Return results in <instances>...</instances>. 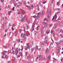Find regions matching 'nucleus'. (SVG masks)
<instances>
[{
  "label": "nucleus",
  "instance_id": "obj_1",
  "mask_svg": "<svg viewBox=\"0 0 63 63\" xmlns=\"http://www.w3.org/2000/svg\"><path fill=\"white\" fill-rule=\"evenodd\" d=\"M38 58L40 60H42L43 59V58L42 55H38V57H37L36 59H38Z\"/></svg>",
  "mask_w": 63,
  "mask_h": 63
},
{
  "label": "nucleus",
  "instance_id": "obj_2",
  "mask_svg": "<svg viewBox=\"0 0 63 63\" xmlns=\"http://www.w3.org/2000/svg\"><path fill=\"white\" fill-rule=\"evenodd\" d=\"M47 14H49L48 15V18H49L50 16H49V15H51V10L50 9L48 10V11L47 12Z\"/></svg>",
  "mask_w": 63,
  "mask_h": 63
},
{
  "label": "nucleus",
  "instance_id": "obj_3",
  "mask_svg": "<svg viewBox=\"0 0 63 63\" xmlns=\"http://www.w3.org/2000/svg\"><path fill=\"white\" fill-rule=\"evenodd\" d=\"M26 15H25L23 17L22 19L21 20V22H25V20H24V19L26 18Z\"/></svg>",
  "mask_w": 63,
  "mask_h": 63
},
{
  "label": "nucleus",
  "instance_id": "obj_4",
  "mask_svg": "<svg viewBox=\"0 0 63 63\" xmlns=\"http://www.w3.org/2000/svg\"><path fill=\"white\" fill-rule=\"evenodd\" d=\"M57 14H56L55 15V16L53 17V18L52 19V20L53 21H55L57 18Z\"/></svg>",
  "mask_w": 63,
  "mask_h": 63
},
{
  "label": "nucleus",
  "instance_id": "obj_5",
  "mask_svg": "<svg viewBox=\"0 0 63 63\" xmlns=\"http://www.w3.org/2000/svg\"><path fill=\"white\" fill-rule=\"evenodd\" d=\"M33 25L32 26V29H31V32H32L34 30V26L35 25V23H33Z\"/></svg>",
  "mask_w": 63,
  "mask_h": 63
},
{
  "label": "nucleus",
  "instance_id": "obj_6",
  "mask_svg": "<svg viewBox=\"0 0 63 63\" xmlns=\"http://www.w3.org/2000/svg\"><path fill=\"white\" fill-rule=\"evenodd\" d=\"M42 4H39L38 5H37V6L38 8V10H39L40 9H39V7L40 8V7H42Z\"/></svg>",
  "mask_w": 63,
  "mask_h": 63
},
{
  "label": "nucleus",
  "instance_id": "obj_7",
  "mask_svg": "<svg viewBox=\"0 0 63 63\" xmlns=\"http://www.w3.org/2000/svg\"><path fill=\"white\" fill-rule=\"evenodd\" d=\"M30 46H29L26 47L25 49V50H27V49H30Z\"/></svg>",
  "mask_w": 63,
  "mask_h": 63
},
{
  "label": "nucleus",
  "instance_id": "obj_8",
  "mask_svg": "<svg viewBox=\"0 0 63 63\" xmlns=\"http://www.w3.org/2000/svg\"><path fill=\"white\" fill-rule=\"evenodd\" d=\"M51 59V57H50V56H49L48 57V60H50Z\"/></svg>",
  "mask_w": 63,
  "mask_h": 63
},
{
  "label": "nucleus",
  "instance_id": "obj_9",
  "mask_svg": "<svg viewBox=\"0 0 63 63\" xmlns=\"http://www.w3.org/2000/svg\"><path fill=\"white\" fill-rule=\"evenodd\" d=\"M15 52L16 53V55H17V53H18V50H15Z\"/></svg>",
  "mask_w": 63,
  "mask_h": 63
},
{
  "label": "nucleus",
  "instance_id": "obj_10",
  "mask_svg": "<svg viewBox=\"0 0 63 63\" xmlns=\"http://www.w3.org/2000/svg\"><path fill=\"white\" fill-rule=\"evenodd\" d=\"M5 23L4 22L3 23V27L2 28V29H4V26H5Z\"/></svg>",
  "mask_w": 63,
  "mask_h": 63
},
{
  "label": "nucleus",
  "instance_id": "obj_11",
  "mask_svg": "<svg viewBox=\"0 0 63 63\" xmlns=\"http://www.w3.org/2000/svg\"><path fill=\"white\" fill-rule=\"evenodd\" d=\"M18 34V32H15L14 34V35L15 36H16Z\"/></svg>",
  "mask_w": 63,
  "mask_h": 63
},
{
  "label": "nucleus",
  "instance_id": "obj_12",
  "mask_svg": "<svg viewBox=\"0 0 63 63\" xmlns=\"http://www.w3.org/2000/svg\"><path fill=\"white\" fill-rule=\"evenodd\" d=\"M63 40H60L59 42V44H61V43H63Z\"/></svg>",
  "mask_w": 63,
  "mask_h": 63
},
{
  "label": "nucleus",
  "instance_id": "obj_13",
  "mask_svg": "<svg viewBox=\"0 0 63 63\" xmlns=\"http://www.w3.org/2000/svg\"><path fill=\"white\" fill-rule=\"evenodd\" d=\"M35 49V50H38V47L37 45L36 46Z\"/></svg>",
  "mask_w": 63,
  "mask_h": 63
},
{
  "label": "nucleus",
  "instance_id": "obj_14",
  "mask_svg": "<svg viewBox=\"0 0 63 63\" xmlns=\"http://www.w3.org/2000/svg\"><path fill=\"white\" fill-rule=\"evenodd\" d=\"M46 53H48V49H47L46 51Z\"/></svg>",
  "mask_w": 63,
  "mask_h": 63
},
{
  "label": "nucleus",
  "instance_id": "obj_15",
  "mask_svg": "<svg viewBox=\"0 0 63 63\" xmlns=\"http://www.w3.org/2000/svg\"><path fill=\"white\" fill-rule=\"evenodd\" d=\"M50 32V31L49 30H48L47 31V34H48Z\"/></svg>",
  "mask_w": 63,
  "mask_h": 63
},
{
  "label": "nucleus",
  "instance_id": "obj_16",
  "mask_svg": "<svg viewBox=\"0 0 63 63\" xmlns=\"http://www.w3.org/2000/svg\"><path fill=\"white\" fill-rule=\"evenodd\" d=\"M31 57V56L30 55H29V56L28 57V59H30V58Z\"/></svg>",
  "mask_w": 63,
  "mask_h": 63
},
{
  "label": "nucleus",
  "instance_id": "obj_17",
  "mask_svg": "<svg viewBox=\"0 0 63 63\" xmlns=\"http://www.w3.org/2000/svg\"><path fill=\"white\" fill-rule=\"evenodd\" d=\"M56 27V25H54L53 26V29H55V28Z\"/></svg>",
  "mask_w": 63,
  "mask_h": 63
},
{
  "label": "nucleus",
  "instance_id": "obj_18",
  "mask_svg": "<svg viewBox=\"0 0 63 63\" xmlns=\"http://www.w3.org/2000/svg\"><path fill=\"white\" fill-rule=\"evenodd\" d=\"M11 13H12V11H10L8 12V14L10 16L11 15Z\"/></svg>",
  "mask_w": 63,
  "mask_h": 63
},
{
  "label": "nucleus",
  "instance_id": "obj_19",
  "mask_svg": "<svg viewBox=\"0 0 63 63\" xmlns=\"http://www.w3.org/2000/svg\"><path fill=\"white\" fill-rule=\"evenodd\" d=\"M38 15H39L40 16H41V13H39L37 14Z\"/></svg>",
  "mask_w": 63,
  "mask_h": 63
},
{
  "label": "nucleus",
  "instance_id": "obj_20",
  "mask_svg": "<svg viewBox=\"0 0 63 63\" xmlns=\"http://www.w3.org/2000/svg\"><path fill=\"white\" fill-rule=\"evenodd\" d=\"M34 33L35 35H37V34H37V33H38V32L37 31H35L34 32Z\"/></svg>",
  "mask_w": 63,
  "mask_h": 63
},
{
  "label": "nucleus",
  "instance_id": "obj_21",
  "mask_svg": "<svg viewBox=\"0 0 63 63\" xmlns=\"http://www.w3.org/2000/svg\"><path fill=\"white\" fill-rule=\"evenodd\" d=\"M43 24L45 25H47V23L45 22H43Z\"/></svg>",
  "mask_w": 63,
  "mask_h": 63
},
{
  "label": "nucleus",
  "instance_id": "obj_22",
  "mask_svg": "<svg viewBox=\"0 0 63 63\" xmlns=\"http://www.w3.org/2000/svg\"><path fill=\"white\" fill-rule=\"evenodd\" d=\"M44 14H45V12H44V11H43L42 13V16H44Z\"/></svg>",
  "mask_w": 63,
  "mask_h": 63
},
{
  "label": "nucleus",
  "instance_id": "obj_23",
  "mask_svg": "<svg viewBox=\"0 0 63 63\" xmlns=\"http://www.w3.org/2000/svg\"><path fill=\"white\" fill-rule=\"evenodd\" d=\"M20 54L21 56H22V52H20Z\"/></svg>",
  "mask_w": 63,
  "mask_h": 63
},
{
  "label": "nucleus",
  "instance_id": "obj_24",
  "mask_svg": "<svg viewBox=\"0 0 63 63\" xmlns=\"http://www.w3.org/2000/svg\"><path fill=\"white\" fill-rule=\"evenodd\" d=\"M44 43H45V44H47V40H46L44 42Z\"/></svg>",
  "mask_w": 63,
  "mask_h": 63
},
{
  "label": "nucleus",
  "instance_id": "obj_25",
  "mask_svg": "<svg viewBox=\"0 0 63 63\" xmlns=\"http://www.w3.org/2000/svg\"><path fill=\"white\" fill-rule=\"evenodd\" d=\"M52 25H53L52 24H50L49 25V27H51L52 26Z\"/></svg>",
  "mask_w": 63,
  "mask_h": 63
},
{
  "label": "nucleus",
  "instance_id": "obj_26",
  "mask_svg": "<svg viewBox=\"0 0 63 63\" xmlns=\"http://www.w3.org/2000/svg\"><path fill=\"white\" fill-rule=\"evenodd\" d=\"M57 55H58V56H59V55H60V54L59 53V52H57Z\"/></svg>",
  "mask_w": 63,
  "mask_h": 63
},
{
  "label": "nucleus",
  "instance_id": "obj_27",
  "mask_svg": "<svg viewBox=\"0 0 63 63\" xmlns=\"http://www.w3.org/2000/svg\"><path fill=\"white\" fill-rule=\"evenodd\" d=\"M44 20H46V21H48V19L47 18H45L44 19Z\"/></svg>",
  "mask_w": 63,
  "mask_h": 63
},
{
  "label": "nucleus",
  "instance_id": "obj_28",
  "mask_svg": "<svg viewBox=\"0 0 63 63\" xmlns=\"http://www.w3.org/2000/svg\"><path fill=\"white\" fill-rule=\"evenodd\" d=\"M46 3V1H44L43 2V4H44Z\"/></svg>",
  "mask_w": 63,
  "mask_h": 63
},
{
  "label": "nucleus",
  "instance_id": "obj_29",
  "mask_svg": "<svg viewBox=\"0 0 63 63\" xmlns=\"http://www.w3.org/2000/svg\"><path fill=\"white\" fill-rule=\"evenodd\" d=\"M17 41L18 43H20V39H19L17 40Z\"/></svg>",
  "mask_w": 63,
  "mask_h": 63
},
{
  "label": "nucleus",
  "instance_id": "obj_30",
  "mask_svg": "<svg viewBox=\"0 0 63 63\" xmlns=\"http://www.w3.org/2000/svg\"><path fill=\"white\" fill-rule=\"evenodd\" d=\"M23 2L24 4H25V3H26V2H25V1L24 0H23Z\"/></svg>",
  "mask_w": 63,
  "mask_h": 63
},
{
  "label": "nucleus",
  "instance_id": "obj_31",
  "mask_svg": "<svg viewBox=\"0 0 63 63\" xmlns=\"http://www.w3.org/2000/svg\"><path fill=\"white\" fill-rule=\"evenodd\" d=\"M40 16L39 15H38L37 16H36V17L37 18H39V17H40Z\"/></svg>",
  "mask_w": 63,
  "mask_h": 63
},
{
  "label": "nucleus",
  "instance_id": "obj_32",
  "mask_svg": "<svg viewBox=\"0 0 63 63\" xmlns=\"http://www.w3.org/2000/svg\"><path fill=\"white\" fill-rule=\"evenodd\" d=\"M48 38V37H47V36H46V37H45V40H46V39H47Z\"/></svg>",
  "mask_w": 63,
  "mask_h": 63
},
{
  "label": "nucleus",
  "instance_id": "obj_33",
  "mask_svg": "<svg viewBox=\"0 0 63 63\" xmlns=\"http://www.w3.org/2000/svg\"><path fill=\"white\" fill-rule=\"evenodd\" d=\"M43 43H41V47H43Z\"/></svg>",
  "mask_w": 63,
  "mask_h": 63
},
{
  "label": "nucleus",
  "instance_id": "obj_34",
  "mask_svg": "<svg viewBox=\"0 0 63 63\" xmlns=\"http://www.w3.org/2000/svg\"><path fill=\"white\" fill-rule=\"evenodd\" d=\"M5 49H6V46H3V47Z\"/></svg>",
  "mask_w": 63,
  "mask_h": 63
},
{
  "label": "nucleus",
  "instance_id": "obj_35",
  "mask_svg": "<svg viewBox=\"0 0 63 63\" xmlns=\"http://www.w3.org/2000/svg\"><path fill=\"white\" fill-rule=\"evenodd\" d=\"M27 29H29V26H27Z\"/></svg>",
  "mask_w": 63,
  "mask_h": 63
},
{
  "label": "nucleus",
  "instance_id": "obj_36",
  "mask_svg": "<svg viewBox=\"0 0 63 63\" xmlns=\"http://www.w3.org/2000/svg\"><path fill=\"white\" fill-rule=\"evenodd\" d=\"M34 49H35V47H34L32 48V50L33 51H34Z\"/></svg>",
  "mask_w": 63,
  "mask_h": 63
},
{
  "label": "nucleus",
  "instance_id": "obj_37",
  "mask_svg": "<svg viewBox=\"0 0 63 63\" xmlns=\"http://www.w3.org/2000/svg\"><path fill=\"white\" fill-rule=\"evenodd\" d=\"M55 44H56L57 46L59 45V43H58V42H56Z\"/></svg>",
  "mask_w": 63,
  "mask_h": 63
},
{
  "label": "nucleus",
  "instance_id": "obj_38",
  "mask_svg": "<svg viewBox=\"0 0 63 63\" xmlns=\"http://www.w3.org/2000/svg\"><path fill=\"white\" fill-rule=\"evenodd\" d=\"M56 11H60V9H59V8H57L56 9Z\"/></svg>",
  "mask_w": 63,
  "mask_h": 63
},
{
  "label": "nucleus",
  "instance_id": "obj_39",
  "mask_svg": "<svg viewBox=\"0 0 63 63\" xmlns=\"http://www.w3.org/2000/svg\"><path fill=\"white\" fill-rule=\"evenodd\" d=\"M19 4L20 5H22V3L21 2H19Z\"/></svg>",
  "mask_w": 63,
  "mask_h": 63
},
{
  "label": "nucleus",
  "instance_id": "obj_40",
  "mask_svg": "<svg viewBox=\"0 0 63 63\" xmlns=\"http://www.w3.org/2000/svg\"><path fill=\"white\" fill-rule=\"evenodd\" d=\"M59 4H60V3H59V2H57V5H58V6H59Z\"/></svg>",
  "mask_w": 63,
  "mask_h": 63
},
{
  "label": "nucleus",
  "instance_id": "obj_41",
  "mask_svg": "<svg viewBox=\"0 0 63 63\" xmlns=\"http://www.w3.org/2000/svg\"><path fill=\"white\" fill-rule=\"evenodd\" d=\"M8 52L9 53H11V50H9L8 51Z\"/></svg>",
  "mask_w": 63,
  "mask_h": 63
},
{
  "label": "nucleus",
  "instance_id": "obj_42",
  "mask_svg": "<svg viewBox=\"0 0 63 63\" xmlns=\"http://www.w3.org/2000/svg\"><path fill=\"white\" fill-rule=\"evenodd\" d=\"M5 57H6L7 59H8V56L6 55Z\"/></svg>",
  "mask_w": 63,
  "mask_h": 63
},
{
  "label": "nucleus",
  "instance_id": "obj_43",
  "mask_svg": "<svg viewBox=\"0 0 63 63\" xmlns=\"http://www.w3.org/2000/svg\"><path fill=\"white\" fill-rule=\"evenodd\" d=\"M44 60H47V59L46 58L44 57Z\"/></svg>",
  "mask_w": 63,
  "mask_h": 63
},
{
  "label": "nucleus",
  "instance_id": "obj_44",
  "mask_svg": "<svg viewBox=\"0 0 63 63\" xmlns=\"http://www.w3.org/2000/svg\"><path fill=\"white\" fill-rule=\"evenodd\" d=\"M59 20H61V17H59Z\"/></svg>",
  "mask_w": 63,
  "mask_h": 63
},
{
  "label": "nucleus",
  "instance_id": "obj_45",
  "mask_svg": "<svg viewBox=\"0 0 63 63\" xmlns=\"http://www.w3.org/2000/svg\"><path fill=\"white\" fill-rule=\"evenodd\" d=\"M8 29H6L5 30V32H7L8 31Z\"/></svg>",
  "mask_w": 63,
  "mask_h": 63
},
{
  "label": "nucleus",
  "instance_id": "obj_46",
  "mask_svg": "<svg viewBox=\"0 0 63 63\" xmlns=\"http://www.w3.org/2000/svg\"><path fill=\"white\" fill-rule=\"evenodd\" d=\"M25 37V33H23V37Z\"/></svg>",
  "mask_w": 63,
  "mask_h": 63
},
{
  "label": "nucleus",
  "instance_id": "obj_47",
  "mask_svg": "<svg viewBox=\"0 0 63 63\" xmlns=\"http://www.w3.org/2000/svg\"><path fill=\"white\" fill-rule=\"evenodd\" d=\"M30 23V20H29L28 21V24H29V23Z\"/></svg>",
  "mask_w": 63,
  "mask_h": 63
},
{
  "label": "nucleus",
  "instance_id": "obj_48",
  "mask_svg": "<svg viewBox=\"0 0 63 63\" xmlns=\"http://www.w3.org/2000/svg\"><path fill=\"white\" fill-rule=\"evenodd\" d=\"M19 32H21V29H20L19 30Z\"/></svg>",
  "mask_w": 63,
  "mask_h": 63
},
{
  "label": "nucleus",
  "instance_id": "obj_49",
  "mask_svg": "<svg viewBox=\"0 0 63 63\" xmlns=\"http://www.w3.org/2000/svg\"><path fill=\"white\" fill-rule=\"evenodd\" d=\"M14 9H15V7H14L13 8V9H12V11H14Z\"/></svg>",
  "mask_w": 63,
  "mask_h": 63
},
{
  "label": "nucleus",
  "instance_id": "obj_50",
  "mask_svg": "<svg viewBox=\"0 0 63 63\" xmlns=\"http://www.w3.org/2000/svg\"><path fill=\"white\" fill-rule=\"evenodd\" d=\"M60 31L61 32H62V33H63V30H61Z\"/></svg>",
  "mask_w": 63,
  "mask_h": 63
},
{
  "label": "nucleus",
  "instance_id": "obj_51",
  "mask_svg": "<svg viewBox=\"0 0 63 63\" xmlns=\"http://www.w3.org/2000/svg\"><path fill=\"white\" fill-rule=\"evenodd\" d=\"M58 52H60V49H58Z\"/></svg>",
  "mask_w": 63,
  "mask_h": 63
},
{
  "label": "nucleus",
  "instance_id": "obj_52",
  "mask_svg": "<svg viewBox=\"0 0 63 63\" xmlns=\"http://www.w3.org/2000/svg\"><path fill=\"white\" fill-rule=\"evenodd\" d=\"M12 30H15V29L13 28V27H12Z\"/></svg>",
  "mask_w": 63,
  "mask_h": 63
},
{
  "label": "nucleus",
  "instance_id": "obj_53",
  "mask_svg": "<svg viewBox=\"0 0 63 63\" xmlns=\"http://www.w3.org/2000/svg\"><path fill=\"white\" fill-rule=\"evenodd\" d=\"M50 46H52L53 45V43H51L50 44Z\"/></svg>",
  "mask_w": 63,
  "mask_h": 63
},
{
  "label": "nucleus",
  "instance_id": "obj_54",
  "mask_svg": "<svg viewBox=\"0 0 63 63\" xmlns=\"http://www.w3.org/2000/svg\"><path fill=\"white\" fill-rule=\"evenodd\" d=\"M4 0H1V1L2 2H4Z\"/></svg>",
  "mask_w": 63,
  "mask_h": 63
},
{
  "label": "nucleus",
  "instance_id": "obj_55",
  "mask_svg": "<svg viewBox=\"0 0 63 63\" xmlns=\"http://www.w3.org/2000/svg\"><path fill=\"white\" fill-rule=\"evenodd\" d=\"M17 13H18V12H19V10H17Z\"/></svg>",
  "mask_w": 63,
  "mask_h": 63
},
{
  "label": "nucleus",
  "instance_id": "obj_56",
  "mask_svg": "<svg viewBox=\"0 0 63 63\" xmlns=\"http://www.w3.org/2000/svg\"><path fill=\"white\" fill-rule=\"evenodd\" d=\"M21 10H22V11H23V12H24L25 13V12L24 11V10H23V9H21Z\"/></svg>",
  "mask_w": 63,
  "mask_h": 63
},
{
  "label": "nucleus",
  "instance_id": "obj_57",
  "mask_svg": "<svg viewBox=\"0 0 63 63\" xmlns=\"http://www.w3.org/2000/svg\"><path fill=\"white\" fill-rule=\"evenodd\" d=\"M2 53L3 55H4V52H2Z\"/></svg>",
  "mask_w": 63,
  "mask_h": 63
},
{
  "label": "nucleus",
  "instance_id": "obj_58",
  "mask_svg": "<svg viewBox=\"0 0 63 63\" xmlns=\"http://www.w3.org/2000/svg\"><path fill=\"white\" fill-rule=\"evenodd\" d=\"M33 17H34V18H36V16H33Z\"/></svg>",
  "mask_w": 63,
  "mask_h": 63
},
{
  "label": "nucleus",
  "instance_id": "obj_59",
  "mask_svg": "<svg viewBox=\"0 0 63 63\" xmlns=\"http://www.w3.org/2000/svg\"><path fill=\"white\" fill-rule=\"evenodd\" d=\"M14 48L13 47H12V50H13V51L14 50Z\"/></svg>",
  "mask_w": 63,
  "mask_h": 63
},
{
  "label": "nucleus",
  "instance_id": "obj_60",
  "mask_svg": "<svg viewBox=\"0 0 63 63\" xmlns=\"http://www.w3.org/2000/svg\"><path fill=\"white\" fill-rule=\"evenodd\" d=\"M11 61H8V63H11Z\"/></svg>",
  "mask_w": 63,
  "mask_h": 63
},
{
  "label": "nucleus",
  "instance_id": "obj_61",
  "mask_svg": "<svg viewBox=\"0 0 63 63\" xmlns=\"http://www.w3.org/2000/svg\"><path fill=\"white\" fill-rule=\"evenodd\" d=\"M17 13L18 14H20V12H19V11L18 12V13Z\"/></svg>",
  "mask_w": 63,
  "mask_h": 63
},
{
  "label": "nucleus",
  "instance_id": "obj_62",
  "mask_svg": "<svg viewBox=\"0 0 63 63\" xmlns=\"http://www.w3.org/2000/svg\"><path fill=\"white\" fill-rule=\"evenodd\" d=\"M29 43H27V46H30L29 45Z\"/></svg>",
  "mask_w": 63,
  "mask_h": 63
},
{
  "label": "nucleus",
  "instance_id": "obj_63",
  "mask_svg": "<svg viewBox=\"0 0 63 63\" xmlns=\"http://www.w3.org/2000/svg\"><path fill=\"white\" fill-rule=\"evenodd\" d=\"M13 2H16V0H13Z\"/></svg>",
  "mask_w": 63,
  "mask_h": 63
},
{
  "label": "nucleus",
  "instance_id": "obj_64",
  "mask_svg": "<svg viewBox=\"0 0 63 63\" xmlns=\"http://www.w3.org/2000/svg\"><path fill=\"white\" fill-rule=\"evenodd\" d=\"M28 63H32V62H31V61H29Z\"/></svg>",
  "mask_w": 63,
  "mask_h": 63
}]
</instances>
